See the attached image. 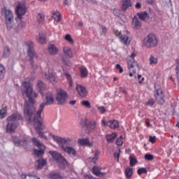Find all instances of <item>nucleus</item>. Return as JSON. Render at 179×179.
I'll list each match as a JSON object with an SVG mask.
<instances>
[{
    "instance_id": "50",
    "label": "nucleus",
    "mask_w": 179,
    "mask_h": 179,
    "mask_svg": "<svg viewBox=\"0 0 179 179\" xmlns=\"http://www.w3.org/2000/svg\"><path fill=\"white\" fill-rule=\"evenodd\" d=\"M176 76H179V59L176 60Z\"/></svg>"
},
{
    "instance_id": "17",
    "label": "nucleus",
    "mask_w": 179,
    "mask_h": 179,
    "mask_svg": "<svg viewBox=\"0 0 179 179\" xmlns=\"http://www.w3.org/2000/svg\"><path fill=\"white\" fill-rule=\"evenodd\" d=\"M76 90L81 97H86V96H87V91H86V88L83 85L77 84Z\"/></svg>"
},
{
    "instance_id": "20",
    "label": "nucleus",
    "mask_w": 179,
    "mask_h": 179,
    "mask_svg": "<svg viewBox=\"0 0 179 179\" xmlns=\"http://www.w3.org/2000/svg\"><path fill=\"white\" fill-rule=\"evenodd\" d=\"M45 164H47V161L45 159H41L36 162L35 167L36 169H43Z\"/></svg>"
},
{
    "instance_id": "52",
    "label": "nucleus",
    "mask_w": 179,
    "mask_h": 179,
    "mask_svg": "<svg viewBox=\"0 0 179 179\" xmlns=\"http://www.w3.org/2000/svg\"><path fill=\"white\" fill-rule=\"evenodd\" d=\"M98 110L101 114H104V113H106V108H104V106L98 107Z\"/></svg>"
},
{
    "instance_id": "45",
    "label": "nucleus",
    "mask_w": 179,
    "mask_h": 179,
    "mask_svg": "<svg viewBox=\"0 0 179 179\" xmlns=\"http://www.w3.org/2000/svg\"><path fill=\"white\" fill-rule=\"evenodd\" d=\"M137 173L138 176H141V174H143V173L146 174V173H148V170H146L145 168H141L138 169Z\"/></svg>"
},
{
    "instance_id": "33",
    "label": "nucleus",
    "mask_w": 179,
    "mask_h": 179,
    "mask_svg": "<svg viewBox=\"0 0 179 179\" xmlns=\"http://www.w3.org/2000/svg\"><path fill=\"white\" fill-rule=\"evenodd\" d=\"M78 143L82 145H90V141H89V138H81L78 140Z\"/></svg>"
},
{
    "instance_id": "48",
    "label": "nucleus",
    "mask_w": 179,
    "mask_h": 179,
    "mask_svg": "<svg viewBox=\"0 0 179 179\" xmlns=\"http://www.w3.org/2000/svg\"><path fill=\"white\" fill-rule=\"evenodd\" d=\"M121 153V150L118 149L117 152L114 153V157L117 159V162H120V154Z\"/></svg>"
},
{
    "instance_id": "24",
    "label": "nucleus",
    "mask_w": 179,
    "mask_h": 179,
    "mask_svg": "<svg viewBox=\"0 0 179 179\" xmlns=\"http://www.w3.org/2000/svg\"><path fill=\"white\" fill-rule=\"evenodd\" d=\"M115 138H117V134L114 133L110 134H107L106 136V138L107 140L108 143H112V142H114V141H115Z\"/></svg>"
},
{
    "instance_id": "27",
    "label": "nucleus",
    "mask_w": 179,
    "mask_h": 179,
    "mask_svg": "<svg viewBox=\"0 0 179 179\" xmlns=\"http://www.w3.org/2000/svg\"><path fill=\"white\" fill-rule=\"evenodd\" d=\"M88 127L91 131H96L97 130V122L96 120H91L88 122Z\"/></svg>"
},
{
    "instance_id": "7",
    "label": "nucleus",
    "mask_w": 179,
    "mask_h": 179,
    "mask_svg": "<svg viewBox=\"0 0 179 179\" xmlns=\"http://www.w3.org/2000/svg\"><path fill=\"white\" fill-rule=\"evenodd\" d=\"M155 92L154 96L158 103V104H160L162 106L165 103L164 100V94L163 93V89H162V86L159 84L155 85Z\"/></svg>"
},
{
    "instance_id": "31",
    "label": "nucleus",
    "mask_w": 179,
    "mask_h": 179,
    "mask_svg": "<svg viewBox=\"0 0 179 179\" xmlns=\"http://www.w3.org/2000/svg\"><path fill=\"white\" fill-rule=\"evenodd\" d=\"M10 55V49L9 47L6 46L3 49V58H8Z\"/></svg>"
},
{
    "instance_id": "9",
    "label": "nucleus",
    "mask_w": 179,
    "mask_h": 179,
    "mask_svg": "<svg viewBox=\"0 0 179 179\" xmlns=\"http://www.w3.org/2000/svg\"><path fill=\"white\" fill-rule=\"evenodd\" d=\"M32 141L34 143V146L38 148L39 150H34V153L35 156L37 157H41L44 155V152L45 150V146L40 143V141L36 138H32Z\"/></svg>"
},
{
    "instance_id": "34",
    "label": "nucleus",
    "mask_w": 179,
    "mask_h": 179,
    "mask_svg": "<svg viewBox=\"0 0 179 179\" xmlns=\"http://www.w3.org/2000/svg\"><path fill=\"white\" fill-rule=\"evenodd\" d=\"M49 177L50 178H52V179H62V176H61V174L58 173H50Z\"/></svg>"
},
{
    "instance_id": "18",
    "label": "nucleus",
    "mask_w": 179,
    "mask_h": 179,
    "mask_svg": "<svg viewBox=\"0 0 179 179\" xmlns=\"http://www.w3.org/2000/svg\"><path fill=\"white\" fill-rule=\"evenodd\" d=\"M92 172L96 177H104L106 176V173L101 172V168L99 166H93Z\"/></svg>"
},
{
    "instance_id": "23",
    "label": "nucleus",
    "mask_w": 179,
    "mask_h": 179,
    "mask_svg": "<svg viewBox=\"0 0 179 179\" xmlns=\"http://www.w3.org/2000/svg\"><path fill=\"white\" fill-rule=\"evenodd\" d=\"M108 127H109V128L115 129V128H118V127H120V124L117 120H110L108 122Z\"/></svg>"
},
{
    "instance_id": "12",
    "label": "nucleus",
    "mask_w": 179,
    "mask_h": 179,
    "mask_svg": "<svg viewBox=\"0 0 179 179\" xmlns=\"http://www.w3.org/2000/svg\"><path fill=\"white\" fill-rule=\"evenodd\" d=\"M28 49H27V55L29 58V62H31L33 59L38 58L37 56V53H36V51L34 50V43L33 42L29 41L27 43Z\"/></svg>"
},
{
    "instance_id": "2",
    "label": "nucleus",
    "mask_w": 179,
    "mask_h": 179,
    "mask_svg": "<svg viewBox=\"0 0 179 179\" xmlns=\"http://www.w3.org/2000/svg\"><path fill=\"white\" fill-rule=\"evenodd\" d=\"M1 14L5 17V23L8 30H13L16 25L15 24V16L13 15V12L10 9L4 7L1 10Z\"/></svg>"
},
{
    "instance_id": "30",
    "label": "nucleus",
    "mask_w": 179,
    "mask_h": 179,
    "mask_svg": "<svg viewBox=\"0 0 179 179\" xmlns=\"http://www.w3.org/2000/svg\"><path fill=\"white\" fill-rule=\"evenodd\" d=\"M124 174L127 178H131L132 177V174H134V169L132 168H127Z\"/></svg>"
},
{
    "instance_id": "57",
    "label": "nucleus",
    "mask_w": 179,
    "mask_h": 179,
    "mask_svg": "<svg viewBox=\"0 0 179 179\" xmlns=\"http://www.w3.org/2000/svg\"><path fill=\"white\" fill-rule=\"evenodd\" d=\"M113 13L115 15V16H120L121 15V13H120L119 10H117V9H114L113 10Z\"/></svg>"
},
{
    "instance_id": "32",
    "label": "nucleus",
    "mask_w": 179,
    "mask_h": 179,
    "mask_svg": "<svg viewBox=\"0 0 179 179\" xmlns=\"http://www.w3.org/2000/svg\"><path fill=\"white\" fill-rule=\"evenodd\" d=\"M36 88L39 92L44 90V89H45V83H44L43 81H38Z\"/></svg>"
},
{
    "instance_id": "38",
    "label": "nucleus",
    "mask_w": 179,
    "mask_h": 179,
    "mask_svg": "<svg viewBox=\"0 0 179 179\" xmlns=\"http://www.w3.org/2000/svg\"><path fill=\"white\" fill-rule=\"evenodd\" d=\"M45 15L44 14L38 13V22L39 24L44 23Z\"/></svg>"
},
{
    "instance_id": "8",
    "label": "nucleus",
    "mask_w": 179,
    "mask_h": 179,
    "mask_svg": "<svg viewBox=\"0 0 179 179\" xmlns=\"http://www.w3.org/2000/svg\"><path fill=\"white\" fill-rule=\"evenodd\" d=\"M55 99L58 106H64V104H66L68 93L62 89H57Z\"/></svg>"
},
{
    "instance_id": "37",
    "label": "nucleus",
    "mask_w": 179,
    "mask_h": 179,
    "mask_svg": "<svg viewBox=\"0 0 179 179\" xmlns=\"http://www.w3.org/2000/svg\"><path fill=\"white\" fill-rule=\"evenodd\" d=\"M52 18L56 22H61V14L58 12L53 13Z\"/></svg>"
},
{
    "instance_id": "35",
    "label": "nucleus",
    "mask_w": 179,
    "mask_h": 179,
    "mask_svg": "<svg viewBox=\"0 0 179 179\" xmlns=\"http://www.w3.org/2000/svg\"><path fill=\"white\" fill-rule=\"evenodd\" d=\"M6 73V70L5 69V66H3L2 64H0V79H3Z\"/></svg>"
},
{
    "instance_id": "43",
    "label": "nucleus",
    "mask_w": 179,
    "mask_h": 179,
    "mask_svg": "<svg viewBox=\"0 0 179 179\" xmlns=\"http://www.w3.org/2000/svg\"><path fill=\"white\" fill-rule=\"evenodd\" d=\"M65 76L69 82V87H72V78H71V75H69L68 73H66Z\"/></svg>"
},
{
    "instance_id": "3",
    "label": "nucleus",
    "mask_w": 179,
    "mask_h": 179,
    "mask_svg": "<svg viewBox=\"0 0 179 179\" xmlns=\"http://www.w3.org/2000/svg\"><path fill=\"white\" fill-rule=\"evenodd\" d=\"M22 115L20 113H14L7 117L8 124L6 126L7 132H15L16 128L19 127V122H15V121H19L22 120Z\"/></svg>"
},
{
    "instance_id": "39",
    "label": "nucleus",
    "mask_w": 179,
    "mask_h": 179,
    "mask_svg": "<svg viewBox=\"0 0 179 179\" xmlns=\"http://www.w3.org/2000/svg\"><path fill=\"white\" fill-rule=\"evenodd\" d=\"M133 23L136 29H139V27H141V22L138 20V18L134 17L133 20Z\"/></svg>"
},
{
    "instance_id": "16",
    "label": "nucleus",
    "mask_w": 179,
    "mask_h": 179,
    "mask_svg": "<svg viewBox=\"0 0 179 179\" xmlns=\"http://www.w3.org/2000/svg\"><path fill=\"white\" fill-rule=\"evenodd\" d=\"M44 78L47 80H49V82H50V83H52V85H55V83H57V78L55 77V76H54V74H52L50 71L45 73Z\"/></svg>"
},
{
    "instance_id": "41",
    "label": "nucleus",
    "mask_w": 179,
    "mask_h": 179,
    "mask_svg": "<svg viewBox=\"0 0 179 179\" xmlns=\"http://www.w3.org/2000/svg\"><path fill=\"white\" fill-rule=\"evenodd\" d=\"M129 160H130V166H131V167H134V165L138 162V161L136 160V157H134L132 156L129 157Z\"/></svg>"
},
{
    "instance_id": "22",
    "label": "nucleus",
    "mask_w": 179,
    "mask_h": 179,
    "mask_svg": "<svg viewBox=\"0 0 179 179\" xmlns=\"http://www.w3.org/2000/svg\"><path fill=\"white\" fill-rule=\"evenodd\" d=\"M132 6V3H131V0H124L122 5V10L125 12L128 8H131Z\"/></svg>"
},
{
    "instance_id": "11",
    "label": "nucleus",
    "mask_w": 179,
    "mask_h": 179,
    "mask_svg": "<svg viewBox=\"0 0 179 179\" xmlns=\"http://www.w3.org/2000/svg\"><path fill=\"white\" fill-rule=\"evenodd\" d=\"M26 12H27V8H26V5L23 3L18 2L17 6H16V10H15V13L17 15V17L20 20H22L23 19V16L26 15Z\"/></svg>"
},
{
    "instance_id": "26",
    "label": "nucleus",
    "mask_w": 179,
    "mask_h": 179,
    "mask_svg": "<svg viewBox=\"0 0 179 179\" xmlns=\"http://www.w3.org/2000/svg\"><path fill=\"white\" fill-rule=\"evenodd\" d=\"M36 40L40 44H45V34H39V35L36 37Z\"/></svg>"
},
{
    "instance_id": "42",
    "label": "nucleus",
    "mask_w": 179,
    "mask_h": 179,
    "mask_svg": "<svg viewBox=\"0 0 179 179\" xmlns=\"http://www.w3.org/2000/svg\"><path fill=\"white\" fill-rule=\"evenodd\" d=\"M150 65H152V64L156 65V64H157V58H155V56L151 55L150 58Z\"/></svg>"
},
{
    "instance_id": "53",
    "label": "nucleus",
    "mask_w": 179,
    "mask_h": 179,
    "mask_svg": "<svg viewBox=\"0 0 179 179\" xmlns=\"http://www.w3.org/2000/svg\"><path fill=\"white\" fill-rule=\"evenodd\" d=\"M26 27V23L23 21H21L19 24H18V29H23V27Z\"/></svg>"
},
{
    "instance_id": "6",
    "label": "nucleus",
    "mask_w": 179,
    "mask_h": 179,
    "mask_svg": "<svg viewBox=\"0 0 179 179\" xmlns=\"http://www.w3.org/2000/svg\"><path fill=\"white\" fill-rule=\"evenodd\" d=\"M63 52L64 55L60 56V59L62 62L66 65V66H72V62L68 59L66 57H69V58H72L73 57V53L72 52V49L69 47H64ZM66 56V57H65Z\"/></svg>"
},
{
    "instance_id": "51",
    "label": "nucleus",
    "mask_w": 179,
    "mask_h": 179,
    "mask_svg": "<svg viewBox=\"0 0 179 179\" xmlns=\"http://www.w3.org/2000/svg\"><path fill=\"white\" fill-rule=\"evenodd\" d=\"M147 106H150V107H152L155 104V99H151L149 101L146 102Z\"/></svg>"
},
{
    "instance_id": "49",
    "label": "nucleus",
    "mask_w": 179,
    "mask_h": 179,
    "mask_svg": "<svg viewBox=\"0 0 179 179\" xmlns=\"http://www.w3.org/2000/svg\"><path fill=\"white\" fill-rule=\"evenodd\" d=\"M4 117H6V110L5 109L0 110V119L2 120Z\"/></svg>"
},
{
    "instance_id": "40",
    "label": "nucleus",
    "mask_w": 179,
    "mask_h": 179,
    "mask_svg": "<svg viewBox=\"0 0 179 179\" xmlns=\"http://www.w3.org/2000/svg\"><path fill=\"white\" fill-rule=\"evenodd\" d=\"M64 38L66 40V41H68V43H69V44H73V43H75L70 34L66 35Z\"/></svg>"
},
{
    "instance_id": "19",
    "label": "nucleus",
    "mask_w": 179,
    "mask_h": 179,
    "mask_svg": "<svg viewBox=\"0 0 179 179\" xmlns=\"http://www.w3.org/2000/svg\"><path fill=\"white\" fill-rule=\"evenodd\" d=\"M137 15L138 16L139 19L143 22H148V20L150 17V15H149V13H148L146 11L138 13Z\"/></svg>"
},
{
    "instance_id": "46",
    "label": "nucleus",
    "mask_w": 179,
    "mask_h": 179,
    "mask_svg": "<svg viewBox=\"0 0 179 179\" xmlns=\"http://www.w3.org/2000/svg\"><path fill=\"white\" fill-rule=\"evenodd\" d=\"M30 64H31V68H32V69H34V71H37V69H40V66L35 64L34 61L30 62Z\"/></svg>"
},
{
    "instance_id": "64",
    "label": "nucleus",
    "mask_w": 179,
    "mask_h": 179,
    "mask_svg": "<svg viewBox=\"0 0 179 179\" xmlns=\"http://www.w3.org/2000/svg\"><path fill=\"white\" fill-rule=\"evenodd\" d=\"M69 104H71V106H75V104H76V100L70 101Z\"/></svg>"
},
{
    "instance_id": "56",
    "label": "nucleus",
    "mask_w": 179,
    "mask_h": 179,
    "mask_svg": "<svg viewBox=\"0 0 179 179\" xmlns=\"http://www.w3.org/2000/svg\"><path fill=\"white\" fill-rule=\"evenodd\" d=\"M122 140L121 138H117L116 141V145H117V146H122Z\"/></svg>"
},
{
    "instance_id": "1",
    "label": "nucleus",
    "mask_w": 179,
    "mask_h": 179,
    "mask_svg": "<svg viewBox=\"0 0 179 179\" xmlns=\"http://www.w3.org/2000/svg\"><path fill=\"white\" fill-rule=\"evenodd\" d=\"M21 90L22 96L27 97L29 100H25L24 105L23 113L24 120L28 124H33L38 136L47 141V136L44 135L43 131H41L45 127L43 121H41V116L36 115V106H34L36 100L34 99L37 98L38 95L33 91V87L29 81L22 82Z\"/></svg>"
},
{
    "instance_id": "36",
    "label": "nucleus",
    "mask_w": 179,
    "mask_h": 179,
    "mask_svg": "<svg viewBox=\"0 0 179 179\" xmlns=\"http://www.w3.org/2000/svg\"><path fill=\"white\" fill-rule=\"evenodd\" d=\"M87 69H86V67L80 68L81 78H87Z\"/></svg>"
},
{
    "instance_id": "14",
    "label": "nucleus",
    "mask_w": 179,
    "mask_h": 179,
    "mask_svg": "<svg viewBox=\"0 0 179 179\" xmlns=\"http://www.w3.org/2000/svg\"><path fill=\"white\" fill-rule=\"evenodd\" d=\"M49 155L55 160L57 163H65V159L62 157V155L57 151H49Z\"/></svg>"
},
{
    "instance_id": "13",
    "label": "nucleus",
    "mask_w": 179,
    "mask_h": 179,
    "mask_svg": "<svg viewBox=\"0 0 179 179\" xmlns=\"http://www.w3.org/2000/svg\"><path fill=\"white\" fill-rule=\"evenodd\" d=\"M52 138L55 139L57 143H60L62 146H65V145H71L73 142L72 138L69 137L62 138L55 135H52Z\"/></svg>"
},
{
    "instance_id": "15",
    "label": "nucleus",
    "mask_w": 179,
    "mask_h": 179,
    "mask_svg": "<svg viewBox=\"0 0 179 179\" xmlns=\"http://www.w3.org/2000/svg\"><path fill=\"white\" fill-rule=\"evenodd\" d=\"M62 149L64 152H65V153H67V155H69L70 156H73L75 157V156L77 155L76 150H75V148L73 147L62 145Z\"/></svg>"
},
{
    "instance_id": "21",
    "label": "nucleus",
    "mask_w": 179,
    "mask_h": 179,
    "mask_svg": "<svg viewBox=\"0 0 179 179\" xmlns=\"http://www.w3.org/2000/svg\"><path fill=\"white\" fill-rule=\"evenodd\" d=\"M48 50L50 55H57L58 53V49L55 45H50Z\"/></svg>"
},
{
    "instance_id": "59",
    "label": "nucleus",
    "mask_w": 179,
    "mask_h": 179,
    "mask_svg": "<svg viewBox=\"0 0 179 179\" xmlns=\"http://www.w3.org/2000/svg\"><path fill=\"white\" fill-rule=\"evenodd\" d=\"M64 3L65 5L69 6L72 3V0H64Z\"/></svg>"
},
{
    "instance_id": "54",
    "label": "nucleus",
    "mask_w": 179,
    "mask_h": 179,
    "mask_svg": "<svg viewBox=\"0 0 179 179\" xmlns=\"http://www.w3.org/2000/svg\"><path fill=\"white\" fill-rule=\"evenodd\" d=\"M22 178H23V179H32L33 176L32 175H22Z\"/></svg>"
},
{
    "instance_id": "58",
    "label": "nucleus",
    "mask_w": 179,
    "mask_h": 179,
    "mask_svg": "<svg viewBox=\"0 0 179 179\" xmlns=\"http://www.w3.org/2000/svg\"><path fill=\"white\" fill-rule=\"evenodd\" d=\"M149 141L151 142V143H155V142H156V136H150Z\"/></svg>"
},
{
    "instance_id": "28",
    "label": "nucleus",
    "mask_w": 179,
    "mask_h": 179,
    "mask_svg": "<svg viewBox=\"0 0 179 179\" xmlns=\"http://www.w3.org/2000/svg\"><path fill=\"white\" fill-rule=\"evenodd\" d=\"M13 142H14L17 146L20 145L24 146V143L27 144L26 141H22L16 136L13 137Z\"/></svg>"
},
{
    "instance_id": "55",
    "label": "nucleus",
    "mask_w": 179,
    "mask_h": 179,
    "mask_svg": "<svg viewBox=\"0 0 179 179\" xmlns=\"http://www.w3.org/2000/svg\"><path fill=\"white\" fill-rule=\"evenodd\" d=\"M115 68H116V69H119L120 73H122V72H124V69H122V67H121V65L116 64Z\"/></svg>"
},
{
    "instance_id": "5",
    "label": "nucleus",
    "mask_w": 179,
    "mask_h": 179,
    "mask_svg": "<svg viewBox=\"0 0 179 179\" xmlns=\"http://www.w3.org/2000/svg\"><path fill=\"white\" fill-rule=\"evenodd\" d=\"M46 102H43L40 104L38 110L36 112L35 115L41 116V113H43V110H44L45 106H50L51 104H54V94L52 92H47L45 94Z\"/></svg>"
},
{
    "instance_id": "62",
    "label": "nucleus",
    "mask_w": 179,
    "mask_h": 179,
    "mask_svg": "<svg viewBox=\"0 0 179 179\" xmlns=\"http://www.w3.org/2000/svg\"><path fill=\"white\" fill-rule=\"evenodd\" d=\"M136 9H141V8H142V5L141 4V3H137L136 4Z\"/></svg>"
},
{
    "instance_id": "47",
    "label": "nucleus",
    "mask_w": 179,
    "mask_h": 179,
    "mask_svg": "<svg viewBox=\"0 0 179 179\" xmlns=\"http://www.w3.org/2000/svg\"><path fill=\"white\" fill-rule=\"evenodd\" d=\"M144 159L145 160H148L149 162L153 160V155H152V154H145Z\"/></svg>"
},
{
    "instance_id": "63",
    "label": "nucleus",
    "mask_w": 179,
    "mask_h": 179,
    "mask_svg": "<svg viewBox=\"0 0 179 179\" xmlns=\"http://www.w3.org/2000/svg\"><path fill=\"white\" fill-rule=\"evenodd\" d=\"M115 36H117V37H120V36L121 35V32H120V31H118V30H115Z\"/></svg>"
},
{
    "instance_id": "61",
    "label": "nucleus",
    "mask_w": 179,
    "mask_h": 179,
    "mask_svg": "<svg viewBox=\"0 0 179 179\" xmlns=\"http://www.w3.org/2000/svg\"><path fill=\"white\" fill-rule=\"evenodd\" d=\"M146 2L149 5H152V3H155V0H146Z\"/></svg>"
},
{
    "instance_id": "4",
    "label": "nucleus",
    "mask_w": 179,
    "mask_h": 179,
    "mask_svg": "<svg viewBox=\"0 0 179 179\" xmlns=\"http://www.w3.org/2000/svg\"><path fill=\"white\" fill-rule=\"evenodd\" d=\"M136 56L135 53H132L131 55L129 56L127 59L129 71V76L130 78H132V76L136 78V71H139V66H138V63L135 62V59H134Z\"/></svg>"
},
{
    "instance_id": "44",
    "label": "nucleus",
    "mask_w": 179,
    "mask_h": 179,
    "mask_svg": "<svg viewBox=\"0 0 179 179\" xmlns=\"http://www.w3.org/2000/svg\"><path fill=\"white\" fill-rule=\"evenodd\" d=\"M81 104L86 108H91L90 102H89V101H81Z\"/></svg>"
},
{
    "instance_id": "25",
    "label": "nucleus",
    "mask_w": 179,
    "mask_h": 179,
    "mask_svg": "<svg viewBox=\"0 0 179 179\" xmlns=\"http://www.w3.org/2000/svg\"><path fill=\"white\" fill-rule=\"evenodd\" d=\"M121 43L124 44V45H128L131 43V39L125 35H122L120 37Z\"/></svg>"
},
{
    "instance_id": "29",
    "label": "nucleus",
    "mask_w": 179,
    "mask_h": 179,
    "mask_svg": "<svg viewBox=\"0 0 179 179\" xmlns=\"http://www.w3.org/2000/svg\"><path fill=\"white\" fill-rule=\"evenodd\" d=\"M100 155V152L99 150H96L94 157L93 158L89 157V161L91 163H97V160H99V155Z\"/></svg>"
},
{
    "instance_id": "10",
    "label": "nucleus",
    "mask_w": 179,
    "mask_h": 179,
    "mask_svg": "<svg viewBox=\"0 0 179 179\" xmlns=\"http://www.w3.org/2000/svg\"><path fill=\"white\" fill-rule=\"evenodd\" d=\"M144 47L151 48L157 45V38L153 34H149L143 41Z\"/></svg>"
},
{
    "instance_id": "60",
    "label": "nucleus",
    "mask_w": 179,
    "mask_h": 179,
    "mask_svg": "<svg viewBox=\"0 0 179 179\" xmlns=\"http://www.w3.org/2000/svg\"><path fill=\"white\" fill-rule=\"evenodd\" d=\"M85 178H87V179H96V178L93 177V176H92V175H86L85 176Z\"/></svg>"
}]
</instances>
